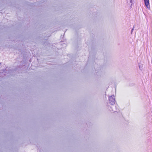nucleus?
I'll use <instances>...</instances> for the list:
<instances>
[{"mask_svg":"<svg viewBox=\"0 0 152 152\" xmlns=\"http://www.w3.org/2000/svg\"><path fill=\"white\" fill-rule=\"evenodd\" d=\"M108 109L110 111H112L113 112L117 111V109L116 108V106H112L111 107H109Z\"/></svg>","mask_w":152,"mask_h":152,"instance_id":"f03ea898","label":"nucleus"},{"mask_svg":"<svg viewBox=\"0 0 152 152\" xmlns=\"http://www.w3.org/2000/svg\"><path fill=\"white\" fill-rule=\"evenodd\" d=\"M134 27H133V28H132V31H131V33H132V32L134 30Z\"/></svg>","mask_w":152,"mask_h":152,"instance_id":"20e7f679","label":"nucleus"},{"mask_svg":"<svg viewBox=\"0 0 152 152\" xmlns=\"http://www.w3.org/2000/svg\"><path fill=\"white\" fill-rule=\"evenodd\" d=\"M109 103L111 105H113L115 104V96L114 95H112L109 96Z\"/></svg>","mask_w":152,"mask_h":152,"instance_id":"f257e3e1","label":"nucleus"},{"mask_svg":"<svg viewBox=\"0 0 152 152\" xmlns=\"http://www.w3.org/2000/svg\"><path fill=\"white\" fill-rule=\"evenodd\" d=\"M145 4V5L148 8H150L149 5V0H144Z\"/></svg>","mask_w":152,"mask_h":152,"instance_id":"7ed1b4c3","label":"nucleus"},{"mask_svg":"<svg viewBox=\"0 0 152 152\" xmlns=\"http://www.w3.org/2000/svg\"><path fill=\"white\" fill-rule=\"evenodd\" d=\"M132 0H130V2H132Z\"/></svg>","mask_w":152,"mask_h":152,"instance_id":"39448f33","label":"nucleus"}]
</instances>
